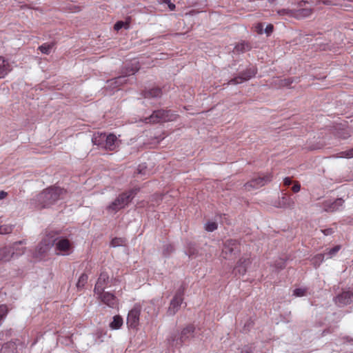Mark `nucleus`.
Wrapping results in <instances>:
<instances>
[{
	"label": "nucleus",
	"instance_id": "ddd939ff",
	"mask_svg": "<svg viewBox=\"0 0 353 353\" xmlns=\"http://www.w3.org/2000/svg\"><path fill=\"white\" fill-rule=\"evenodd\" d=\"M239 243L236 240L228 239L224 242L222 250V256L224 259H228L230 254L233 252L239 250Z\"/></svg>",
	"mask_w": 353,
	"mask_h": 353
},
{
	"label": "nucleus",
	"instance_id": "864d4df0",
	"mask_svg": "<svg viewBox=\"0 0 353 353\" xmlns=\"http://www.w3.org/2000/svg\"><path fill=\"white\" fill-rule=\"evenodd\" d=\"M123 77H119L118 78L116 79V82L118 83V82H121V81L122 80Z\"/></svg>",
	"mask_w": 353,
	"mask_h": 353
},
{
	"label": "nucleus",
	"instance_id": "ea45409f",
	"mask_svg": "<svg viewBox=\"0 0 353 353\" xmlns=\"http://www.w3.org/2000/svg\"><path fill=\"white\" fill-rule=\"evenodd\" d=\"M293 79L291 78L285 79L280 81V85L283 87H290L293 82Z\"/></svg>",
	"mask_w": 353,
	"mask_h": 353
},
{
	"label": "nucleus",
	"instance_id": "473e14b6",
	"mask_svg": "<svg viewBox=\"0 0 353 353\" xmlns=\"http://www.w3.org/2000/svg\"><path fill=\"white\" fill-rule=\"evenodd\" d=\"M205 229L208 232H213L217 229V223L216 222H208L205 224Z\"/></svg>",
	"mask_w": 353,
	"mask_h": 353
},
{
	"label": "nucleus",
	"instance_id": "a211bd4d",
	"mask_svg": "<svg viewBox=\"0 0 353 353\" xmlns=\"http://www.w3.org/2000/svg\"><path fill=\"white\" fill-rule=\"evenodd\" d=\"M12 70V67L4 57L0 56V79L4 78Z\"/></svg>",
	"mask_w": 353,
	"mask_h": 353
},
{
	"label": "nucleus",
	"instance_id": "7ed1b4c3",
	"mask_svg": "<svg viewBox=\"0 0 353 353\" xmlns=\"http://www.w3.org/2000/svg\"><path fill=\"white\" fill-rule=\"evenodd\" d=\"M176 114H174L171 110H157L153 111L151 115L144 119L146 123H159L169 122L175 120Z\"/></svg>",
	"mask_w": 353,
	"mask_h": 353
},
{
	"label": "nucleus",
	"instance_id": "b1692460",
	"mask_svg": "<svg viewBox=\"0 0 353 353\" xmlns=\"http://www.w3.org/2000/svg\"><path fill=\"white\" fill-rule=\"evenodd\" d=\"M123 325V319L119 316L116 315L113 317L112 321L110 323V327L112 330H118Z\"/></svg>",
	"mask_w": 353,
	"mask_h": 353
},
{
	"label": "nucleus",
	"instance_id": "1a4fd4ad",
	"mask_svg": "<svg viewBox=\"0 0 353 353\" xmlns=\"http://www.w3.org/2000/svg\"><path fill=\"white\" fill-rule=\"evenodd\" d=\"M141 312V307L136 304L130 310L127 317V325L131 329H137L139 325V316Z\"/></svg>",
	"mask_w": 353,
	"mask_h": 353
},
{
	"label": "nucleus",
	"instance_id": "5fc2aeb1",
	"mask_svg": "<svg viewBox=\"0 0 353 353\" xmlns=\"http://www.w3.org/2000/svg\"><path fill=\"white\" fill-rule=\"evenodd\" d=\"M345 339L347 340V341H350V339H349V337H348V336L345 337Z\"/></svg>",
	"mask_w": 353,
	"mask_h": 353
},
{
	"label": "nucleus",
	"instance_id": "393cba45",
	"mask_svg": "<svg viewBox=\"0 0 353 353\" xmlns=\"http://www.w3.org/2000/svg\"><path fill=\"white\" fill-rule=\"evenodd\" d=\"M25 243H26L25 241H19L14 243L13 245L12 246H10L9 248H13L14 246H15V248L13 250L14 254H16L17 256H19L24 253L25 248H22L21 249H19V248H18V245L25 244Z\"/></svg>",
	"mask_w": 353,
	"mask_h": 353
},
{
	"label": "nucleus",
	"instance_id": "f257e3e1",
	"mask_svg": "<svg viewBox=\"0 0 353 353\" xmlns=\"http://www.w3.org/2000/svg\"><path fill=\"white\" fill-rule=\"evenodd\" d=\"M63 192L59 187L46 188L31 200V205L39 208H47L60 199Z\"/></svg>",
	"mask_w": 353,
	"mask_h": 353
},
{
	"label": "nucleus",
	"instance_id": "2f4dec72",
	"mask_svg": "<svg viewBox=\"0 0 353 353\" xmlns=\"http://www.w3.org/2000/svg\"><path fill=\"white\" fill-rule=\"evenodd\" d=\"M174 250V248L171 244H166L163 246V254L165 256H168L171 253H172Z\"/></svg>",
	"mask_w": 353,
	"mask_h": 353
},
{
	"label": "nucleus",
	"instance_id": "5701e85b",
	"mask_svg": "<svg viewBox=\"0 0 353 353\" xmlns=\"http://www.w3.org/2000/svg\"><path fill=\"white\" fill-rule=\"evenodd\" d=\"M294 205V201L290 197L283 196L279 201L278 208H292Z\"/></svg>",
	"mask_w": 353,
	"mask_h": 353
},
{
	"label": "nucleus",
	"instance_id": "e433bc0d",
	"mask_svg": "<svg viewBox=\"0 0 353 353\" xmlns=\"http://www.w3.org/2000/svg\"><path fill=\"white\" fill-rule=\"evenodd\" d=\"M274 266L277 270L283 269L285 267V261L283 259H279L275 261Z\"/></svg>",
	"mask_w": 353,
	"mask_h": 353
},
{
	"label": "nucleus",
	"instance_id": "79ce46f5",
	"mask_svg": "<svg viewBox=\"0 0 353 353\" xmlns=\"http://www.w3.org/2000/svg\"><path fill=\"white\" fill-rule=\"evenodd\" d=\"M8 307L6 305H0V318L3 320L7 315Z\"/></svg>",
	"mask_w": 353,
	"mask_h": 353
},
{
	"label": "nucleus",
	"instance_id": "58836bf2",
	"mask_svg": "<svg viewBox=\"0 0 353 353\" xmlns=\"http://www.w3.org/2000/svg\"><path fill=\"white\" fill-rule=\"evenodd\" d=\"M306 294V290L303 288H296L293 291V295L296 296H303Z\"/></svg>",
	"mask_w": 353,
	"mask_h": 353
},
{
	"label": "nucleus",
	"instance_id": "8fccbe9b",
	"mask_svg": "<svg viewBox=\"0 0 353 353\" xmlns=\"http://www.w3.org/2000/svg\"><path fill=\"white\" fill-rule=\"evenodd\" d=\"M273 31V26L272 24H269L266 26L265 32L267 34H270Z\"/></svg>",
	"mask_w": 353,
	"mask_h": 353
},
{
	"label": "nucleus",
	"instance_id": "f704fd0d",
	"mask_svg": "<svg viewBox=\"0 0 353 353\" xmlns=\"http://www.w3.org/2000/svg\"><path fill=\"white\" fill-rule=\"evenodd\" d=\"M139 70V63L136 61V62L132 63V68L129 71L126 72L125 74L126 75L134 74Z\"/></svg>",
	"mask_w": 353,
	"mask_h": 353
},
{
	"label": "nucleus",
	"instance_id": "49530a36",
	"mask_svg": "<svg viewBox=\"0 0 353 353\" xmlns=\"http://www.w3.org/2000/svg\"><path fill=\"white\" fill-rule=\"evenodd\" d=\"M321 232L324 234V235L325 236H329V235H331L334 233V229L333 228H326V229H324V230H322Z\"/></svg>",
	"mask_w": 353,
	"mask_h": 353
},
{
	"label": "nucleus",
	"instance_id": "dca6fc26",
	"mask_svg": "<svg viewBox=\"0 0 353 353\" xmlns=\"http://www.w3.org/2000/svg\"><path fill=\"white\" fill-rule=\"evenodd\" d=\"M118 145L119 142L117 140V137L114 134H110L108 135H106L103 148L112 151L116 149Z\"/></svg>",
	"mask_w": 353,
	"mask_h": 353
},
{
	"label": "nucleus",
	"instance_id": "37998d69",
	"mask_svg": "<svg viewBox=\"0 0 353 353\" xmlns=\"http://www.w3.org/2000/svg\"><path fill=\"white\" fill-rule=\"evenodd\" d=\"M159 3L167 4L169 9L172 11L174 10L176 8L175 5L172 3L170 0H160Z\"/></svg>",
	"mask_w": 353,
	"mask_h": 353
},
{
	"label": "nucleus",
	"instance_id": "f8f14e48",
	"mask_svg": "<svg viewBox=\"0 0 353 353\" xmlns=\"http://www.w3.org/2000/svg\"><path fill=\"white\" fill-rule=\"evenodd\" d=\"M334 302L339 307H343L353 302V292L343 291L334 298Z\"/></svg>",
	"mask_w": 353,
	"mask_h": 353
},
{
	"label": "nucleus",
	"instance_id": "0eeeda50",
	"mask_svg": "<svg viewBox=\"0 0 353 353\" xmlns=\"http://www.w3.org/2000/svg\"><path fill=\"white\" fill-rule=\"evenodd\" d=\"M272 179L271 174H260L256 178H253L250 181L245 184V190L250 191L254 189H258L268 183L270 182Z\"/></svg>",
	"mask_w": 353,
	"mask_h": 353
},
{
	"label": "nucleus",
	"instance_id": "412c9836",
	"mask_svg": "<svg viewBox=\"0 0 353 353\" xmlns=\"http://www.w3.org/2000/svg\"><path fill=\"white\" fill-rule=\"evenodd\" d=\"M106 134L102 132H96L93 134L92 142L94 145H98L102 148L104 147Z\"/></svg>",
	"mask_w": 353,
	"mask_h": 353
},
{
	"label": "nucleus",
	"instance_id": "72a5a7b5",
	"mask_svg": "<svg viewBox=\"0 0 353 353\" xmlns=\"http://www.w3.org/2000/svg\"><path fill=\"white\" fill-rule=\"evenodd\" d=\"M339 157L342 158H352L353 157V148L343 151L339 153Z\"/></svg>",
	"mask_w": 353,
	"mask_h": 353
},
{
	"label": "nucleus",
	"instance_id": "f3484780",
	"mask_svg": "<svg viewBox=\"0 0 353 353\" xmlns=\"http://www.w3.org/2000/svg\"><path fill=\"white\" fill-rule=\"evenodd\" d=\"M13 248H8L7 246L0 248V263L9 261L12 257L14 255Z\"/></svg>",
	"mask_w": 353,
	"mask_h": 353
},
{
	"label": "nucleus",
	"instance_id": "bb28decb",
	"mask_svg": "<svg viewBox=\"0 0 353 353\" xmlns=\"http://www.w3.org/2000/svg\"><path fill=\"white\" fill-rule=\"evenodd\" d=\"M185 254L188 255L189 257L195 256L197 254V249L194 243H189L188 244Z\"/></svg>",
	"mask_w": 353,
	"mask_h": 353
},
{
	"label": "nucleus",
	"instance_id": "2eb2a0df",
	"mask_svg": "<svg viewBox=\"0 0 353 353\" xmlns=\"http://www.w3.org/2000/svg\"><path fill=\"white\" fill-rule=\"evenodd\" d=\"M344 201L339 198L336 199L334 201H325L323 203V210L328 212H333L337 211L342 207Z\"/></svg>",
	"mask_w": 353,
	"mask_h": 353
},
{
	"label": "nucleus",
	"instance_id": "4c0bfd02",
	"mask_svg": "<svg viewBox=\"0 0 353 353\" xmlns=\"http://www.w3.org/2000/svg\"><path fill=\"white\" fill-rule=\"evenodd\" d=\"M325 255H326L325 253H321V254H316L313 259L314 262L318 263L319 265L321 263H322L324 261Z\"/></svg>",
	"mask_w": 353,
	"mask_h": 353
},
{
	"label": "nucleus",
	"instance_id": "c756f323",
	"mask_svg": "<svg viewBox=\"0 0 353 353\" xmlns=\"http://www.w3.org/2000/svg\"><path fill=\"white\" fill-rule=\"evenodd\" d=\"M250 49V46L246 43H241L236 45L234 50L239 53L244 52Z\"/></svg>",
	"mask_w": 353,
	"mask_h": 353
},
{
	"label": "nucleus",
	"instance_id": "a19ab883",
	"mask_svg": "<svg viewBox=\"0 0 353 353\" xmlns=\"http://www.w3.org/2000/svg\"><path fill=\"white\" fill-rule=\"evenodd\" d=\"M8 307L6 305H0V318L3 320L7 315Z\"/></svg>",
	"mask_w": 353,
	"mask_h": 353
},
{
	"label": "nucleus",
	"instance_id": "423d86ee",
	"mask_svg": "<svg viewBox=\"0 0 353 353\" xmlns=\"http://www.w3.org/2000/svg\"><path fill=\"white\" fill-rule=\"evenodd\" d=\"M184 292L185 287L183 285H181L176 292L167 310V314L168 316H174L179 310L183 301Z\"/></svg>",
	"mask_w": 353,
	"mask_h": 353
},
{
	"label": "nucleus",
	"instance_id": "4be33fe9",
	"mask_svg": "<svg viewBox=\"0 0 353 353\" xmlns=\"http://www.w3.org/2000/svg\"><path fill=\"white\" fill-rule=\"evenodd\" d=\"M312 12V8H300L294 10L293 16L298 19H301L310 17Z\"/></svg>",
	"mask_w": 353,
	"mask_h": 353
},
{
	"label": "nucleus",
	"instance_id": "c03bdc74",
	"mask_svg": "<svg viewBox=\"0 0 353 353\" xmlns=\"http://www.w3.org/2000/svg\"><path fill=\"white\" fill-rule=\"evenodd\" d=\"M293 12L292 10L282 9L278 11V13L280 15H292L293 16Z\"/></svg>",
	"mask_w": 353,
	"mask_h": 353
},
{
	"label": "nucleus",
	"instance_id": "39448f33",
	"mask_svg": "<svg viewBox=\"0 0 353 353\" xmlns=\"http://www.w3.org/2000/svg\"><path fill=\"white\" fill-rule=\"evenodd\" d=\"M51 235L53 236V239H56L54 245H55L57 254L63 256L70 254L72 249V242L66 238L55 237L56 234L53 232H51Z\"/></svg>",
	"mask_w": 353,
	"mask_h": 353
},
{
	"label": "nucleus",
	"instance_id": "aec40b11",
	"mask_svg": "<svg viewBox=\"0 0 353 353\" xmlns=\"http://www.w3.org/2000/svg\"><path fill=\"white\" fill-rule=\"evenodd\" d=\"M250 260L247 259H240L236 266L234 269V274L244 275L247 271V266L250 264Z\"/></svg>",
	"mask_w": 353,
	"mask_h": 353
},
{
	"label": "nucleus",
	"instance_id": "7c9ffc66",
	"mask_svg": "<svg viewBox=\"0 0 353 353\" xmlns=\"http://www.w3.org/2000/svg\"><path fill=\"white\" fill-rule=\"evenodd\" d=\"M340 245H336L334 248L328 250L327 252H325V254L327 256V258H332V256L336 254V253L340 250Z\"/></svg>",
	"mask_w": 353,
	"mask_h": 353
},
{
	"label": "nucleus",
	"instance_id": "9d476101",
	"mask_svg": "<svg viewBox=\"0 0 353 353\" xmlns=\"http://www.w3.org/2000/svg\"><path fill=\"white\" fill-rule=\"evenodd\" d=\"M256 74V69L254 67L249 68L245 71L241 72L238 76L230 79L228 84L236 85L241 83L243 81H248Z\"/></svg>",
	"mask_w": 353,
	"mask_h": 353
},
{
	"label": "nucleus",
	"instance_id": "cd10ccee",
	"mask_svg": "<svg viewBox=\"0 0 353 353\" xmlns=\"http://www.w3.org/2000/svg\"><path fill=\"white\" fill-rule=\"evenodd\" d=\"M54 46L53 43H43V45L40 46L39 47V50L45 54H49L52 47Z\"/></svg>",
	"mask_w": 353,
	"mask_h": 353
},
{
	"label": "nucleus",
	"instance_id": "4468645a",
	"mask_svg": "<svg viewBox=\"0 0 353 353\" xmlns=\"http://www.w3.org/2000/svg\"><path fill=\"white\" fill-rule=\"evenodd\" d=\"M99 296V299L104 304L107 305L110 307L114 308L118 305V299L112 293L103 292L102 293H97Z\"/></svg>",
	"mask_w": 353,
	"mask_h": 353
},
{
	"label": "nucleus",
	"instance_id": "a878e982",
	"mask_svg": "<svg viewBox=\"0 0 353 353\" xmlns=\"http://www.w3.org/2000/svg\"><path fill=\"white\" fill-rule=\"evenodd\" d=\"M88 276L86 274L83 273L82 274L79 279H78V281L77 283V288L78 290H81L83 288L84 285H85V283H87L88 281Z\"/></svg>",
	"mask_w": 353,
	"mask_h": 353
},
{
	"label": "nucleus",
	"instance_id": "9b49d317",
	"mask_svg": "<svg viewBox=\"0 0 353 353\" xmlns=\"http://www.w3.org/2000/svg\"><path fill=\"white\" fill-rule=\"evenodd\" d=\"M110 282V276L105 272H101L94 286V293H102Z\"/></svg>",
	"mask_w": 353,
	"mask_h": 353
},
{
	"label": "nucleus",
	"instance_id": "c85d7f7f",
	"mask_svg": "<svg viewBox=\"0 0 353 353\" xmlns=\"http://www.w3.org/2000/svg\"><path fill=\"white\" fill-rule=\"evenodd\" d=\"M13 225L10 224H5L0 225V234H7L12 232Z\"/></svg>",
	"mask_w": 353,
	"mask_h": 353
},
{
	"label": "nucleus",
	"instance_id": "09e8293b",
	"mask_svg": "<svg viewBox=\"0 0 353 353\" xmlns=\"http://www.w3.org/2000/svg\"><path fill=\"white\" fill-rule=\"evenodd\" d=\"M292 183V180H291V178H290V177H285V178L283 179V184H284V185H285V186H289V185H290Z\"/></svg>",
	"mask_w": 353,
	"mask_h": 353
},
{
	"label": "nucleus",
	"instance_id": "6ab92c4d",
	"mask_svg": "<svg viewBox=\"0 0 353 353\" xmlns=\"http://www.w3.org/2000/svg\"><path fill=\"white\" fill-rule=\"evenodd\" d=\"M142 94L146 99H159L162 95V91L159 88H153L143 91Z\"/></svg>",
	"mask_w": 353,
	"mask_h": 353
},
{
	"label": "nucleus",
	"instance_id": "a18cd8bd",
	"mask_svg": "<svg viewBox=\"0 0 353 353\" xmlns=\"http://www.w3.org/2000/svg\"><path fill=\"white\" fill-rule=\"evenodd\" d=\"M301 190V185L298 181L294 183V185L292 188V190L296 193L299 192Z\"/></svg>",
	"mask_w": 353,
	"mask_h": 353
},
{
	"label": "nucleus",
	"instance_id": "603ef678",
	"mask_svg": "<svg viewBox=\"0 0 353 353\" xmlns=\"http://www.w3.org/2000/svg\"><path fill=\"white\" fill-rule=\"evenodd\" d=\"M309 34H304V35H301V39L303 38L305 39V40H307V41H309Z\"/></svg>",
	"mask_w": 353,
	"mask_h": 353
},
{
	"label": "nucleus",
	"instance_id": "de8ad7c7",
	"mask_svg": "<svg viewBox=\"0 0 353 353\" xmlns=\"http://www.w3.org/2000/svg\"><path fill=\"white\" fill-rule=\"evenodd\" d=\"M123 26H124V22L120 21L115 23L114 28L116 30H119L120 29H121L123 28Z\"/></svg>",
	"mask_w": 353,
	"mask_h": 353
},
{
	"label": "nucleus",
	"instance_id": "f03ea898",
	"mask_svg": "<svg viewBox=\"0 0 353 353\" xmlns=\"http://www.w3.org/2000/svg\"><path fill=\"white\" fill-rule=\"evenodd\" d=\"M139 188H132L120 194L108 207L107 210L117 212L127 206L139 192Z\"/></svg>",
	"mask_w": 353,
	"mask_h": 353
},
{
	"label": "nucleus",
	"instance_id": "6e6552de",
	"mask_svg": "<svg viewBox=\"0 0 353 353\" xmlns=\"http://www.w3.org/2000/svg\"><path fill=\"white\" fill-rule=\"evenodd\" d=\"M194 327L192 325H189L181 331V334L178 336H175L172 341L175 343V346L180 347L183 343L188 341L194 336Z\"/></svg>",
	"mask_w": 353,
	"mask_h": 353
},
{
	"label": "nucleus",
	"instance_id": "20e7f679",
	"mask_svg": "<svg viewBox=\"0 0 353 353\" xmlns=\"http://www.w3.org/2000/svg\"><path fill=\"white\" fill-rule=\"evenodd\" d=\"M55 241L56 239H53L51 232L47 234L37 246L34 252V256L37 259H41L54 245Z\"/></svg>",
	"mask_w": 353,
	"mask_h": 353
},
{
	"label": "nucleus",
	"instance_id": "c9c22d12",
	"mask_svg": "<svg viewBox=\"0 0 353 353\" xmlns=\"http://www.w3.org/2000/svg\"><path fill=\"white\" fill-rule=\"evenodd\" d=\"M125 241L121 238H114L111 241L110 245L113 247L122 245Z\"/></svg>",
	"mask_w": 353,
	"mask_h": 353
},
{
	"label": "nucleus",
	"instance_id": "3c124183",
	"mask_svg": "<svg viewBox=\"0 0 353 353\" xmlns=\"http://www.w3.org/2000/svg\"><path fill=\"white\" fill-rule=\"evenodd\" d=\"M7 192L4 191H0V200L3 199L7 196Z\"/></svg>",
	"mask_w": 353,
	"mask_h": 353
}]
</instances>
